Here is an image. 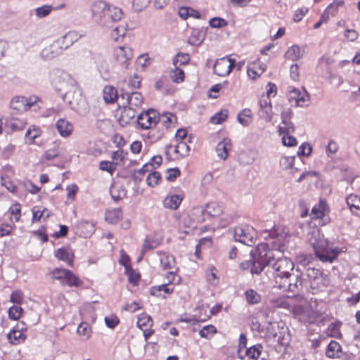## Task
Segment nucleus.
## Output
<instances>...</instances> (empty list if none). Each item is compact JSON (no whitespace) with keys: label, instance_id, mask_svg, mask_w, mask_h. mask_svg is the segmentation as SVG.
<instances>
[{"label":"nucleus","instance_id":"6ab92c4d","mask_svg":"<svg viewBox=\"0 0 360 360\" xmlns=\"http://www.w3.org/2000/svg\"><path fill=\"white\" fill-rule=\"evenodd\" d=\"M62 51L58 42H54L44 48L41 51V56L46 59H52L59 55Z\"/></svg>","mask_w":360,"mask_h":360},{"label":"nucleus","instance_id":"a19ab883","mask_svg":"<svg viewBox=\"0 0 360 360\" xmlns=\"http://www.w3.org/2000/svg\"><path fill=\"white\" fill-rule=\"evenodd\" d=\"M245 298L248 304H255L260 302V295L254 290L249 289L245 292Z\"/></svg>","mask_w":360,"mask_h":360},{"label":"nucleus","instance_id":"f704fd0d","mask_svg":"<svg viewBox=\"0 0 360 360\" xmlns=\"http://www.w3.org/2000/svg\"><path fill=\"white\" fill-rule=\"evenodd\" d=\"M169 77L174 83H181L184 81L185 74L179 65H174V69L170 71Z\"/></svg>","mask_w":360,"mask_h":360},{"label":"nucleus","instance_id":"a878e982","mask_svg":"<svg viewBox=\"0 0 360 360\" xmlns=\"http://www.w3.org/2000/svg\"><path fill=\"white\" fill-rule=\"evenodd\" d=\"M55 256L58 259L66 262L69 266L73 265V254L68 249L65 248H59L55 252Z\"/></svg>","mask_w":360,"mask_h":360},{"label":"nucleus","instance_id":"680f3d73","mask_svg":"<svg viewBox=\"0 0 360 360\" xmlns=\"http://www.w3.org/2000/svg\"><path fill=\"white\" fill-rule=\"evenodd\" d=\"M9 212L12 216L11 219H13V217L14 218V221L15 222L18 221L20 219V217L21 216L20 214V205L19 204H15L13 206H11L9 209Z\"/></svg>","mask_w":360,"mask_h":360},{"label":"nucleus","instance_id":"cd10ccee","mask_svg":"<svg viewBox=\"0 0 360 360\" xmlns=\"http://www.w3.org/2000/svg\"><path fill=\"white\" fill-rule=\"evenodd\" d=\"M103 99L106 103H112L116 100L120 99L117 94V89L112 86H106L104 87L103 91Z\"/></svg>","mask_w":360,"mask_h":360},{"label":"nucleus","instance_id":"f8f14e48","mask_svg":"<svg viewBox=\"0 0 360 360\" xmlns=\"http://www.w3.org/2000/svg\"><path fill=\"white\" fill-rule=\"evenodd\" d=\"M121 100H125V104L131 106L133 108L140 107L143 101V96L139 92H124L120 95Z\"/></svg>","mask_w":360,"mask_h":360},{"label":"nucleus","instance_id":"13d9d810","mask_svg":"<svg viewBox=\"0 0 360 360\" xmlns=\"http://www.w3.org/2000/svg\"><path fill=\"white\" fill-rule=\"evenodd\" d=\"M77 333L88 338L91 334V328L87 323H82L77 328Z\"/></svg>","mask_w":360,"mask_h":360},{"label":"nucleus","instance_id":"ea45409f","mask_svg":"<svg viewBox=\"0 0 360 360\" xmlns=\"http://www.w3.org/2000/svg\"><path fill=\"white\" fill-rule=\"evenodd\" d=\"M41 133V131L39 128L37 127L34 125H32L27 129L25 136V139L30 140V143H32L37 138L40 136Z\"/></svg>","mask_w":360,"mask_h":360},{"label":"nucleus","instance_id":"4468645a","mask_svg":"<svg viewBox=\"0 0 360 360\" xmlns=\"http://www.w3.org/2000/svg\"><path fill=\"white\" fill-rule=\"evenodd\" d=\"M289 97L288 99L290 101H295V103L297 105H302V103H304L305 101H308L309 95L307 92L302 89V91L299 89L290 86L288 88Z\"/></svg>","mask_w":360,"mask_h":360},{"label":"nucleus","instance_id":"dca6fc26","mask_svg":"<svg viewBox=\"0 0 360 360\" xmlns=\"http://www.w3.org/2000/svg\"><path fill=\"white\" fill-rule=\"evenodd\" d=\"M231 149V141L228 138H224L221 141L218 143L215 150L217 156L222 160H226L229 156V153Z\"/></svg>","mask_w":360,"mask_h":360},{"label":"nucleus","instance_id":"6e6d98bb","mask_svg":"<svg viewBox=\"0 0 360 360\" xmlns=\"http://www.w3.org/2000/svg\"><path fill=\"white\" fill-rule=\"evenodd\" d=\"M217 333L216 328L212 325H208L204 326L200 331L199 335L202 338H208L210 335H212Z\"/></svg>","mask_w":360,"mask_h":360},{"label":"nucleus","instance_id":"7ed1b4c3","mask_svg":"<svg viewBox=\"0 0 360 360\" xmlns=\"http://www.w3.org/2000/svg\"><path fill=\"white\" fill-rule=\"evenodd\" d=\"M308 241L313 248L316 257L323 262L332 263L340 252V249L325 239L319 230H313L309 233Z\"/></svg>","mask_w":360,"mask_h":360},{"label":"nucleus","instance_id":"aec40b11","mask_svg":"<svg viewBox=\"0 0 360 360\" xmlns=\"http://www.w3.org/2000/svg\"><path fill=\"white\" fill-rule=\"evenodd\" d=\"M171 281H169V283L162 284L157 286H153L150 288V294L155 297H162V292L165 294H170L174 291V286L170 284Z\"/></svg>","mask_w":360,"mask_h":360},{"label":"nucleus","instance_id":"f257e3e1","mask_svg":"<svg viewBox=\"0 0 360 360\" xmlns=\"http://www.w3.org/2000/svg\"><path fill=\"white\" fill-rule=\"evenodd\" d=\"M271 242L262 243L257 245L253 252H250V259L240 263L242 269L250 268L252 274H259L266 267L267 272L271 273L275 287L284 291L298 292L303 285V278L299 268L296 269L295 282L290 281L291 272L295 268L294 262L288 257L278 258L275 260L274 250L282 251L284 247L283 240L285 233L280 229L274 227L268 231Z\"/></svg>","mask_w":360,"mask_h":360},{"label":"nucleus","instance_id":"3c124183","mask_svg":"<svg viewBox=\"0 0 360 360\" xmlns=\"http://www.w3.org/2000/svg\"><path fill=\"white\" fill-rule=\"evenodd\" d=\"M160 180L161 175L158 172H153L150 173L146 178L147 184L151 187L157 186Z\"/></svg>","mask_w":360,"mask_h":360},{"label":"nucleus","instance_id":"ddd939ff","mask_svg":"<svg viewBox=\"0 0 360 360\" xmlns=\"http://www.w3.org/2000/svg\"><path fill=\"white\" fill-rule=\"evenodd\" d=\"M110 6V5L101 0L94 1L91 6L94 19L99 22Z\"/></svg>","mask_w":360,"mask_h":360},{"label":"nucleus","instance_id":"9b49d317","mask_svg":"<svg viewBox=\"0 0 360 360\" xmlns=\"http://www.w3.org/2000/svg\"><path fill=\"white\" fill-rule=\"evenodd\" d=\"M258 115L266 122H270L273 117L272 105L268 97L262 96L259 101Z\"/></svg>","mask_w":360,"mask_h":360},{"label":"nucleus","instance_id":"2eb2a0df","mask_svg":"<svg viewBox=\"0 0 360 360\" xmlns=\"http://www.w3.org/2000/svg\"><path fill=\"white\" fill-rule=\"evenodd\" d=\"M25 330V327H20L19 325H17L15 328H13L7 335V338L10 343L13 345H19L23 342L26 339V335L23 333Z\"/></svg>","mask_w":360,"mask_h":360},{"label":"nucleus","instance_id":"338daca9","mask_svg":"<svg viewBox=\"0 0 360 360\" xmlns=\"http://www.w3.org/2000/svg\"><path fill=\"white\" fill-rule=\"evenodd\" d=\"M180 171L178 168H169L167 171V179L169 181H174L180 176Z\"/></svg>","mask_w":360,"mask_h":360},{"label":"nucleus","instance_id":"f03ea898","mask_svg":"<svg viewBox=\"0 0 360 360\" xmlns=\"http://www.w3.org/2000/svg\"><path fill=\"white\" fill-rule=\"evenodd\" d=\"M59 77L63 79L60 86L55 84L56 88L59 91H65L63 95V99L70 108L79 115H85L88 112V104L82 96L81 90L77 86L75 80L72 79L67 73L58 72Z\"/></svg>","mask_w":360,"mask_h":360},{"label":"nucleus","instance_id":"e2e57ef3","mask_svg":"<svg viewBox=\"0 0 360 360\" xmlns=\"http://www.w3.org/2000/svg\"><path fill=\"white\" fill-rule=\"evenodd\" d=\"M150 0H133L132 6L136 11H141L146 8Z\"/></svg>","mask_w":360,"mask_h":360},{"label":"nucleus","instance_id":"a18cd8bd","mask_svg":"<svg viewBox=\"0 0 360 360\" xmlns=\"http://www.w3.org/2000/svg\"><path fill=\"white\" fill-rule=\"evenodd\" d=\"M228 113L227 110H221L210 118V122L214 124H221L227 119Z\"/></svg>","mask_w":360,"mask_h":360},{"label":"nucleus","instance_id":"052dcab7","mask_svg":"<svg viewBox=\"0 0 360 360\" xmlns=\"http://www.w3.org/2000/svg\"><path fill=\"white\" fill-rule=\"evenodd\" d=\"M282 143L288 147L295 146L297 144V139L290 134H282Z\"/></svg>","mask_w":360,"mask_h":360},{"label":"nucleus","instance_id":"a211bd4d","mask_svg":"<svg viewBox=\"0 0 360 360\" xmlns=\"http://www.w3.org/2000/svg\"><path fill=\"white\" fill-rule=\"evenodd\" d=\"M27 125V122L24 120L11 117L6 121V129L11 132L22 130Z\"/></svg>","mask_w":360,"mask_h":360},{"label":"nucleus","instance_id":"0e129e2a","mask_svg":"<svg viewBox=\"0 0 360 360\" xmlns=\"http://www.w3.org/2000/svg\"><path fill=\"white\" fill-rule=\"evenodd\" d=\"M312 150V148L309 143H302L297 151V155L300 156H309Z\"/></svg>","mask_w":360,"mask_h":360},{"label":"nucleus","instance_id":"bf43d9fd","mask_svg":"<svg viewBox=\"0 0 360 360\" xmlns=\"http://www.w3.org/2000/svg\"><path fill=\"white\" fill-rule=\"evenodd\" d=\"M210 26L213 28H221L227 25L226 20L221 18H212L209 21Z\"/></svg>","mask_w":360,"mask_h":360},{"label":"nucleus","instance_id":"20e7f679","mask_svg":"<svg viewBox=\"0 0 360 360\" xmlns=\"http://www.w3.org/2000/svg\"><path fill=\"white\" fill-rule=\"evenodd\" d=\"M38 101L39 98L35 96H32L29 98L18 96L13 98L11 101L10 106L11 109L18 113H22L32 107L34 108V110L39 108V107L37 105Z\"/></svg>","mask_w":360,"mask_h":360},{"label":"nucleus","instance_id":"412c9836","mask_svg":"<svg viewBox=\"0 0 360 360\" xmlns=\"http://www.w3.org/2000/svg\"><path fill=\"white\" fill-rule=\"evenodd\" d=\"M346 202L351 212L360 217V198L356 195L351 194L347 197Z\"/></svg>","mask_w":360,"mask_h":360},{"label":"nucleus","instance_id":"9d476101","mask_svg":"<svg viewBox=\"0 0 360 360\" xmlns=\"http://www.w3.org/2000/svg\"><path fill=\"white\" fill-rule=\"evenodd\" d=\"M113 56L118 63L124 65L126 68H128V62L133 57V51L129 46H121L114 49Z\"/></svg>","mask_w":360,"mask_h":360},{"label":"nucleus","instance_id":"423d86ee","mask_svg":"<svg viewBox=\"0 0 360 360\" xmlns=\"http://www.w3.org/2000/svg\"><path fill=\"white\" fill-rule=\"evenodd\" d=\"M306 278H303V283L308 280L310 286L314 290H321L326 285L325 280L322 276V273L315 268H307L305 272Z\"/></svg>","mask_w":360,"mask_h":360},{"label":"nucleus","instance_id":"49530a36","mask_svg":"<svg viewBox=\"0 0 360 360\" xmlns=\"http://www.w3.org/2000/svg\"><path fill=\"white\" fill-rule=\"evenodd\" d=\"M137 326L140 329L148 327L151 328L153 326V320L150 316L141 314L138 319Z\"/></svg>","mask_w":360,"mask_h":360},{"label":"nucleus","instance_id":"58836bf2","mask_svg":"<svg viewBox=\"0 0 360 360\" xmlns=\"http://www.w3.org/2000/svg\"><path fill=\"white\" fill-rule=\"evenodd\" d=\"M190 56L186 53H179L173 58V65H187L190 61Z\"/></svg>","mask_w":360,"mask_h":360},{"label":"nucleus","instance_id":"c03bdc74","mask_svg":"<svg viewBox=\"0 0 360 360\" xmlns=\"http://www.w3.org/2000/svg\"><path fill=\"white\" fill-rule=\"evenodd\" d=\"M126 32L127 30L124 25L116 26L113 27L110 36L114 41H118L125 36Z\"/></svg>","mask_w":360,"mask_h":360},{"label":"nucleus","instance_id":"37998d69","mask_svg":"<svg viewBox=\"0 0 360 360\" xmlns=\"http://www.w3.org/2000/svg\"><path fill=\"white\" fill-rule=\"evenodd\" d=\"M189 150V146L185 142L181 141L174 147V152L178 157L184 158L188 155Z\"/></svg>","mask_w":360,"mask_h":360},{"label":"nucleus","instance_id":"b1692460","mask_svg":"<svg viewBox=\"0 0 360 360\" xmlns=\"http://www.w3.org/2000/svg\"><path fill=\"white\" fill-rule=\"evenodd\" d=\"M209 215L210 212H207L202 206H198L194 207L191 212L193 220L195 221L197 223L204 222Z\"/></svg>","mask_w":360,"mask_h":360},{"label":"nucleus","instance_id":"8fccbe9b","mask_svg":"<svg viewBox=\"0 0 360 360\" xmlns=\"http://www.w3.org/2000/svg\"><path fill=\"white\" fill-rule=\"evenodd\" d=\"M64 284L70 287H78L82 284V281L71 271H70L64 281Z\"/></svg>","mask_w":360,"mask_h":360},{"label":"nucleus","instance_id":"4be33fe9","mask_svg":"<svg viewBox=\"0 0 360 360\" xmlns=\"http://www.w3.org/2000/svg\"><path fill=\"white\" fill-rule=\"evenodd\" d=\"M155 169L153 164L151 162L146 163L143 165V167L139 170H134L132 174V179L135 183V184H139L143 179V176L148 172H150Z\"/></svg>","mask_w":360,"mask_h":360},{"label":"nucleus","instance_id":"1a4fd4ad","mask_svg":"<svg viewBox=\"0 0 360 360\" xmlns=\"http://www.w3.org/2000/svg\"><path fill=\"white\" fill-rule=\"evenodd\" d=\"M235 65V60L228 56L217 59L213 66V72L217 75L225 77L229 75Z\"/></svg>","mask_w":360,"mask_h":360},{"label":"nucleus","instance_id":"2f4dec72","mask_svg":"<svg viewBox=\"0 0 360 360\" xmlns=\"http://www.w3.org/2000/svg\"><path fill=\"white\" fill-rule=\"evenodd\" d=\"M110 195L115 201H118L126 196L127 190L121 185L114 184L110 188Z\"/></svg>","mask_w":360,"mask_h":360},{"label":"nucleus","instance_id":"393cba45","mask_svg":"<svg viewBox=\"0 0 360 360\" xmlns=\"http://www.w3.org/2000/svg\"><path fill=\"white\" fill-rule=\"evenodd\" d=\"M342 353V348L340 345L335 341L332 340L328 345L326 355L328 358L334 359V358H339L340 356V354Z\"/></svg>","mask_w":360,"mask_h":360},{"label":"nucleus","instance_id":"f3484780","mask_svg":"<svg viewBox=\"0 0 360 360\" xmlns=\"http://www.w3.org/2000/svg\"><path fill=\"white\" fill-rule=\"evenodd\" d=\"M56 129L59 134L63 138L70 136L73 131L72 124L65 119H59L56 124Z\"/></svg>","mask_w":360,"mask_h":360},{"label":"nucleus","instance_id":"c85d7f7f","mask_svg":"<svg viewBox=\"0 0 360 360\" xmlns=\"http://www.w3.org/2000/svg\"><path fill=\"white\" fill-rule=\"evenodd\" d=\"M265 65L255 63L251 67L248 68L247 73L250 79H256L265 71Z\"/></svg>","mask_w":360,"mask_h":360},{"label":"nucleus","instance_id":"79ce46f5","mask_svg":"<svg viewBox=\"0 0 360 360\" xmlns=\"http://www.w3.org/2000/svg\"><path fill=\"white\" fill-rule=\"evenodd\" d=\"M270 302L273 307L289 309L290 307L288 299L285 297L271 299Z\"/></svg>","mask_w":360,"mask_h":360},{"label":"nucleus","instance_id":"5fc2aeb1","mask_svg":"<svg viewBox=\"0 0 360 360\" xmlns=\"http://www.w3.org/2000/svg\"><path fill=\"white\" fill-rule=\"evenodd\" d=\"M70 270L65 269H56L53 271V277L54 279L59 280L62 284H64V281L69 274Z\"/></svg>","mask_w":360,"mask_h":360},{"label":"nucleus","instance_id":"69168bd1","mask_svg":"<svg viewBox=\"0 0 360 360\" xmlns=\"http://www.w3.org/2000/svg\"><path fill=\"white\" fill-rule=\"evenodd\" d=\"M100 169L103 171H107L111 174L116 169V166L114 163L108 161H101L100 162Z\"/></svg>","mask_w":360,"mask_h":360},{"label":"nucleus","instance_id":"c756f323","mask_svg":"<svg viewBox=\"0 0 360 360\" xmlns=\"http://www.w3.org/2000/svg\"><path fill=\"white\" fill-rule=\"evenodd\" d=\"M124 109L121 112L120 120L124 123H128L131 119L134 118L136 114V108L125 104L123 102Z\"/></svg>","mask_w":360,"mask_h":360},{"label":"nucleus","instance_id":"774afa93","mask_svg":"<svg viewBox=\"0 0 360 360\" xmlns=\"http://www.w3.org/2000/svg\"><path fill=\"white\" fill-rule=\"evenodd\" d=\"M23 297L22 292L20 290H17L11 293L10 300L13 303L20 304L23 300Z\"/></svg>","mask_w":360,"mask_h":360},{"label":"nucleus","instance_id":"39448f33","mask_svg":"<svg viewBox=\"0 0 360 360\" xmlns=\"http://www.w3.org/2000/svg\"><path fill=\"white\" fill-rule=\"evenodd\" d=\"M233 236L236 241L250 246L257 238V231L248 224L240 225L234 229Z\"/></svg>","mask_w":360,"mask_h":360},{"label":"nucleus","instance_id":"7c9ffc66","mask_svg":"<svg viewBox=\"0 0 360 360\" xmlns=\"http://www.w3.org/2000/svg\"><path fill=\"white\" fill-rule=\"evenodd\" d=\"M160 262L164 269H175V259L168 253L160 254Z\"/></svg>","mask_w":360,"mask_h":360},{"label":"nucleus","instance_id":"72a5a7b5","mask_svg":"<svg viewBox=\"0 0 360 360\" xmlns=\"http://www.w3.org/2000/svg\"><path fill=\"white\" fill-rule=\"evenodd\" d=\"M295 157L293 156H283L280 158L279 165L283 170H290L291 173H294L297 169L293 168Z\"/></svg>","mask_w":360,"mask_h":360},{"label":"nucleus","instance_id":"c9c22d12","mask_svg":"<svg viewBox=\"0 0 360 360\" xmlns=\"http://www.w3.org/2000/svg\"><path fill=\"white\" fill-rule=\"evenodd\" d=\"M302 56V53L301 49L299 46L297 45H293L290 47L285 53V58L293 61L297 60L298 59L301 58Z\"/></svg>","mask_w":360,"mask_h":360},{"label":"nucleus","instance_id":"6e6552de","mask_svg":"<svg viewBox=\"0 0 360 360\" xmlns=\"http://www.w3.org/2000/svg\"><path fill=\"white\" fill-rule=\"evenodd\" d=\"M122 11L120 8L110 6L98 23L107 28H111L113 27L115 22L122 19Z\"/></svg>","mask_w":360,"mask_h":360},{"label":"nucleus","instance_id":"09e8293b","mask_svg":"<svg viewBox=\"0 0 360 360\" xmlns=\"http://www.w3.org/2000/svg\"><path fill=\"white\" fill-rule=\"evenodd\" d=\"M326 203L323 201H320L319 204L315 205L311 210L312 218H322L323 217V212L326 208Z\"/></svg>","mask_w":360,"mask_h":360},{"label":"nucleus","instance_id":"bb28decb","mask_svg":"<svg viewBox=\"0 0 360 360\" xmlns=\"http://www.w3.org/2000/svg\"><path fill=\"white\" fill-rule=\"evenodd\" d=\"M183 198L179 195H172L167 196L164 201V206L170 210H176L181 204Z\"/></svg>","mask_w":360,"mask_h":360},{"label":"nucleus","instance_id":"603ef678","mask_svg":"<svg viewBox=\"0 0 360 360\" xmlns=\"http://www.w3.org/2000/svg\"><path fill=\"white\" fill-rule=\"evenodd\" d=\"M176 120V117L171 112H165L160 116V121L166 127L169 128L170 124Z\"/></svg>","mask_w":360,"mask_h":360},{"label":"nucleus","instance_id":"473e14b6","mask_svg":"<svg viewBox=\"0 0 360 360\" xmlns=\"http://www.w3.org/2000/svg\"><path fill=\"white\" fill-rule=\"evenodd\" d=\"M295 131L293 124L290 120H287L285 115L283 116V120L278 126V132L280 134H290Z\"/></svg>","mask_w":360,"mask_h":360},{"label":"nucleus","instance_id":"864d4df0","mask_svg":"<svg viewBox=\"0 0 360 360\" xmlns=\"http://www.w3.org/2000/svg\"><path fill=\"white\" fill-rule=\"evenodd\" d=\"M53 7L50 5H44L35 9V14L39 18H43L50 14Z\"/></svg>","mask_w":360,"mask_h":360},{"label":"nucleus","instance_id":"0eeeda50","mask_svg":"<svg viewBox=\"0 0 360 360\" xmlns=\"http://www.w3.org/2000/svg\"><path fill=\"white\" fill-rule=\"evenodd\" d=\"M160 121V116L153 109L139 115L137 122L143 129H148L155 127Z\"/></svg>","mask_w":360,"mask_h":360},{"label":"nucleus","instance_id":"4c0bfd02","mask_svg":"<svg viewBox=\"0 0 360 360\" xmlns=\"http://www.w3.org/2000/svg\"><path fill=\"white\" fill-rule=\"evenodd\" d=\"M160 244V241L155 238L154 237H147L143 245L142 253L143 254L145 252L153 250L158 248Z\"/></svg>","mask_w":360,"mask_h":360},{"label":"nucleus","instance_id":"5701e85b","mask_svg":"<svg viewBox=\"0 0 360 360\" xmlns=\"http://www.w3.org/2000/svg\"><path fill=\"white\" fill-rule=\"evenodd\" d=\"M122 217L121 208L110 209L105 212V219L110 224H117Z\"/></svg>","mask_w":360,"mask_h":360},{"label":"nucleus","instance_id":"e433bc0d","mask_svg":"<svg viewBox=\"0 0 360 360\" xmlns=\"http://www.w3.org/2000/svg\"><path fill=\"white\" fill-rule=\"evenodd\" d=\"M251 110L250 109H243L238 113L237 120L243 126L247 127L251 122Z\"/></svg>","mask_w":360,"mask_h":360},{"label":"nucleus","instance_id":"de8ad7c7","mask_svg":"<svg viewBox=\"0 0 360 360\" xmlns=\"http://www.w3.org/2000/svg\"><path fill=\"white\" fill-rule=\"evenodd\" d=\"M262 349V346L261 345H255L247 349L246 355L250 359H257L261 354Z\"/></svg>","mask_w":360,"mask_h":360},{"label":"nucleus","instance_id":"4d7b16f0","mask_svg":"<svg viewBox=\"0 0 360 360\" xmlns=\"http://www.w3.org/2000/svg\"><path fill=\"white\" fill-rule=\"evenodd\" d=\"M22 313V309L19 306H13L8 310V316L13 320L20 319Z\"/></svg>","mask_w":360,"mask_h":360}]
</instances>
